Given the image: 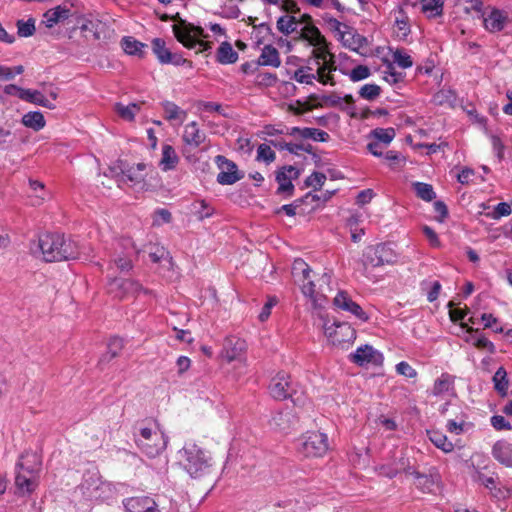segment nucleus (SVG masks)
Here are the masks:
<instances>
[{
  "instance_id": "44",
  "label": "nucleus",
  "mask_w": 512,
  "mask_h": 512,
  "mask_svg": "<svg viewBox=\"0 0 512 512\" xmlns=\"http://www.w3.org/2000/svg\"><path fill=\"white\" fill-rule=\"evenodd\" d=\"M398 16L395 18V26L401 32V37L406 38L410 32L409 19L404 9L399 6L397 9Z\"/></svg>"
},
{
  "instance_id": "21",
  "label": "nucleus",
  "mask_w": 512,
  "mask_h": 512,
  "mask_svg": "<svg viewBox=\"0 0 512 512\" xmlns=\"http://www.w3.org/2000/svg\"><path fill=\"white\" fill-rule=\"evenodd\" d=\"M455 376L449 373H442L433 384L432 394L434 396H454L455 395Z\"/></svg>"
},
{
  "instance_id": "52",
  "label": "nucleus",
  "mask_w": 512,
  "mask_h": 512,
  "mask_svg": "<svg viewBox=\"0 0 512 512\" xmlns=\"http://www.w3.org/2000/svg\"><path fill=\"white\" fill-rule=\"evenodd\" d=\"M512 213L511 205L506 202H500L494 207V210L490 213H487L486 216L488 218L498 220L501 217L509 216Z\"/></svg>"
},
{
  "instance_id": "16",
  "label": "nucleus",
  "mask_w": 512,
  "mask_h": 512,
  "mask_svg": "<svg viewBox=\"0 0 512 512\" xmlns=\"http://www.w3.org/2000/svg\"><path fill=\"white\" fill-rule=\"evenodd\" d=\"M298 423L299 418L296 411L292 408H285L275 412L270 420L271 428L284 433H288L296 428Z\"/></svg>"
},
{
  "instance_id": "35",
  "label": "nucleus",
  "mask_w": 512,
  "mask_h": 512,
  "mask_svg": "<svg viewBox=\"0 0 512 512\" xmlns=\"http://www.w3.org/2000/svg\"><path fill=\"white\" fill-rule=\"evenodd\" d=\"M429 440L439 449L445 453L451 452L454 449V445L448 440L447 436L440 431L431 430L427 431Z\"/></svg>"
},
{
  "instance_id": "29",
  "label": "nucleus",
  "mask_w": 512,
  "mask_h": 512,
  "mask_svg": "<svg viewBox=\"0 0 512 512\" xmlns=\"http://www.w3.org/2000/svg\"><path fill=\"white\" fill-rule=\"evenodd\" d=\"M238 53L233 49L232 45L224 41L217 49L216 59L220 64H233L238 60Z\"/></svg>"
},
{
  "instance_id": "6",
  "label": "nucleus",
  "mask_w": 512,
  "mask_h": 512,
  "mask_svg": "<svg viewBox=\"0 0 512 512\" xmlns=\"http://www.w3.org/2000/svg\"><path fill=\"white\" fill-rule=\"evenodd\" d=\"M168 439L161 432L150 428H141L140 436L136 439L139 449L148 457L153 458L165 450Z\"/></svg>"
},
{
  "instance_id": "17",
  "label": "nucleus",
  "mask_w": 512,
  "mask_h": 512,
  "mask_svg": "<svg viewBox=\"0 0 512 512\" xmlns=\"http://www.w3.org/2000/svg\"><path fill=\"white\" fill-rule=\"evenodd\" d=\"M124 250L116 249L111 261L110 267L114 265L120 272H128L133 267L132 258L135 256V249L130 240H124L119 243Z\"/></svg>"
},
{
  "instance_id": "19",
  "label": "nucleus",
  "mask_w": 512,
  "mask_h": 512,
  "mask_svg": "<svg viewBox=\"0 0 512 512\" xmlns=\"http://www.w3.org/2000/svg\"><path fill=\"white\" fill-rule=\"evenodd\" d=\"M245 348L246 344L244 340L230 336L224 340L221 355L228 362H232L241 357Z\"/></svg>"
},
{
  "instance_id": "49",
  "label": "nucleus",
  "mask_w": 512,
  "mask_h": 512,
  "mask_svg": "<svg viewBox=\"0 0 512 512\" xmlns=\"http://www.w3.org/2000/svg\"><path fill=\"white\" fill-rule=\"evenodd\" d=\"M139 110V106L135 103H131L127 106L117 103L115 105V111L118 113L120 117L127 121H133L135 117L136 111Z\"/></svg>"
},
{
  "instance_id": "25",
  "label": "nucleus",
  "mask_w": 512,
  "mask_h": 512,
  "mask_svg": "<svg viewBox=\"0 0 512 512\" xmlns=\"http://www.w3.org/2000/svg\"><path fill=\"white\" fill-rule=\"evenodd\" d=\"M341 40L345 47L356 52L368 43L366 37L356 33L355 31L341 32Z\"/></svg>"
},
{
  "instance_id": "23",
  "label": "nucleus",
  "mask_w": 512,
  "mask_h": 512,
  "mask_svg": "<svg viewBox=\"0 0 512 512\" xmlns=\"http://www.w3.org/2000/svg\"><path fill=\"white\" fill-rule=\"evenodd\" d=\"M493 457L506 467H512V443L497 441L492 448Z\"/></svg>"
},
{
  "instance_id": "64",
  "label": "nucleus",
  "mask_w": 512,
  "mask_h": 512,
  "mask_svg": "<svg viewBox=\"0 0 512 512\" xmlns=\"http://www.w3.org/2000/svg\"><path fill=\"white\" fill-rule=\"evenodd\" d=\"M465 425L466 422L464 419H460L459 421L455 419H450L447 421L446 428L450 433L460 435L464 432Z\"/></svg>"
},
{
  "instance_id": "42",
  "label": "nucleus",
  "mask_w": 512,
  "mask_h": 512,
  "mask_svg": "<svg viewBox=\"0 0 512 512\" xmlns=\"http://www.w3.org/2000/svg\"><path fill=\"white\" fill-rule=\"evenodd\" d=\"M276 181L279 184L277 193L288 194L291 196L294 191V185L291 182V176L285 172V170H279L276 174Z\"/></svg>"
},
{
  "instance_id": "27",
  "label": "nucleus",
  "mask_w": 512,
  "mask_h": 512,
  "mask_svg": "<svg viewBox=\"0 0 512 512\" xmlns=\"http://www.w3.org/2000/svg\"><path fill=\"white\" fill-rule=\"evenodd\" d=\"M70 16V10L62 7L57 6L55 8L47 10L43 17V22L45 23L46 27L52 28L57 23L67 19Z\"/></svg>"
},
{
  "instance_id": "57",
  "label": "nucleus",
  "mask_w": 512,
  "mask_h": 512,
  "mask_svg": "<svg viewBox=\"0 0 512 512\" xmlns=\"http://www.w3.org/2000/svg\"><path fill=\"white\" fill-rule=\"evenodd\" d=\"M370 69L364 65H358L353 68L349 74L351 81L358 82L370 76Z\"/></svg>"
},
{
  "instance_id": "15",
  "label": "nucleus",
  "mask_w": 512,
  "mask_h": 512,
  "mask_svg": "<svg viewBox=\"0 0 512 512\" xmlns=\"http://www.w3.org/2000/svg\"><path fill=\"white\" fill-rule=\"evenodd\" d=\"M349 359L358 366L369 364L379 366L382 365L384 360L382 353L368 344L359 346L354 353L349 355Z\"/></svg>"
},
{
  "instance_id": "51",
  "label": "nucleus",
  "mask_w": 512,
  "mask_h": 512,
  "mask_svg": "<svg viewBox=\"0 0 512 512\" xmlns=\"http://www.w3.org/2000/svg\"><path fill=\"white\" fill-rule=\"evenodd\" d=\"M16 25L17 33L20 37H30L35 32V21L32 18L27 21L18 20Z\"/></svg>"
},
{
  "instance_id": "46",
  "label": "nucleus",
  "mask_w": 512,
  "mask_h": 512,
  "mask_svg": "<svg viewBox=\"0 0 512 512\" xmlns=\"http://www.w3.org/2000/svg\"><path fill=\"white\" fill-rule=\"evenodd\" d=\"M193 212L196 214L198 219L203 220L205 218H209L214 213V208L210 206V204L204 200H197L192 204Z\"/></svg>"
},
{
  "instance_id": "34",
  "label": "nucleus",
  "mask_w": 512,
  "mask_h": 512,
  "mask_svg": "<svg viewBox=\"0 0 512 512\" xmlns=\"http://www.w3.org/2000/svg\"><path fill=\"white\" fill-rule=\"evenodd\" d=\"M277 29L285 36L298 32L299 21L295 16H281L277 20Z\"/></svg>"
},
{
  "instance_id": "24",
  "label": "nucleus",
  "mask_w": 512,
  "mask_h": 512,
  "mask_svg": "<svg viewBox=\"0 0 512 512\" xmlns=\"http://www.w3.org/2000/svg\"><path fill=\"white\" fill-rule=\"evenodd\" d=\"M183 141L194 148L200 146L205 140V134L200 131L196 122H191L185 126Z\"/></svg>"
},
{
  "instance_id": "33",
  "label": "nucleus",
  "mask_w": 512,
  "mask_h": 512,
  "mask_svg": "<svg viewBox=\"0 0 512 512\" xmlns=\"http://www.w3.org/2000/svg\"><path fill=\"white\" fill-rule=\"evenodd\" d=\"M494 389L501 397L508 394L509 380L504 367H499L493 376Z\"/></svg>"
},
{
  "instance_id": "1",
  "label": "nucleus",
  "mask_w": 512,
  "mask_h": 512,
  "mask_svg": "<svg viewBox=\"0 0 512 512\" xmlns=\"http://www.w3.org/2000/svg\"><path fill=\"white\" fill-rule=\"evenodd\" d=\"M37 246L46 262L67 261L79 256L78 244L59 233L41 234Z\"/></svg>"
},
{
  "instance_id": "31",
  "label": "nucleus",
  "mask_w": 512,
  "mask_h": 512,
  "mask_svg": "<svg viewBox=\"0 0 512 512\" xmlns=\"http://www.w3.org/2000/svg\"><path fill=\"white\" fill-rule=\"evenodd\" d=\"M179 161L175 149L171 145H164L162 147V158L160 165L164 171L172 170L176 167Z\"/></svg>"
},
{
  "instance_id": "9",
  "label": "nucleus",
  "mask_w": 512,
  "mask_h": 512,
  "mask_svg": "<svg viewBox=\"0 0 512 512\" xmlns=\"http://www.w3.org/2000/svg\"><path fill=\"white\" fill-rule=\"evenodd\" d=\"M15 470V487L17 493L20 495L32 493L37 487L38 470L26 465L21 460L16 463Z\"/></svg>"
},
{
  "instance_id": "37",
  "label": "nucleus",
  "mask_w": 512,
  "mask_h": 512,
  "mask_svg": "<svg viewBox=\"0 0 512 512\" xmlns=\"http://www.w3.org/2000/svg\"><path fill=\"white\" fill-rule=\"evenodd\" d=\"M162 107L165 113V118L169 121L178 120L183 122L186 117V112L178 105L171 101H164Z\"/></svg>"
},
{
  "instance_id": "11",
  "label": "nucleus",
  "mask_w": 512,
  "mask_h": 512,
  "mask_svg": "<svg viewBox=\"0 0 512 512\" xmlns=\"http://www.w3.org/2000/svg\"><path fill=\"white\" fill-rule=\"evenodd\" d=\"M215 163L220 170L216 180L221 185H233L244 177V173L238 169L235 162L223 155H217Z\"/></svg>"
},
{
  "instance_id": "10",
  "label": "nucleus",
  "mask_w": 512,
  "mask_h": 512,
  "mask_svg": "<svg viewBox=\"0 0 512 512\" xmlns=\"http://www.w3.org/2000/svg\"><path fill=\"white\" fill-rule=\"evenodd\" d=\"M323 328L325 336L331 340L334 345L351 342L356 338L355 329L346 322H326Z\"/></svg>"
},
{
  "instance_id": "5",
  "label": "nucleus",
  "mask_w": 512,
  "mask_h": 512,
  "mask_svg": "<svg viewBox=\"0 0 512 512\" xmlns=\"http://www.w3.org/2000/svg\"><path fill=\"white\" fill-rule=\"evenodd\" d=\"M176 39L188 49H193L197 44L205 46L199 38H206L207 34L201 26H196L184 19L179 18L178 22L172 27Z\"/></svg>"
},
{
  "instance_id": "2",
  "label": "nucleus",
  "mask_w": 512,
  "mask_h": 512,
  "mask_svg": "<svg viewBox=\"0 0 512 512\" xmlns=\"http://www.w3.org/2000/svg\"><path fill=\"white\" fill-rule=\"evenodd\" d=\"M179 455L183 468L192 478H201L210 473L212 457L195 443H186Z\"/></svg>"
},
{
  "instance_id": "14",
  "label": "nucleus",
  "mask_w": 512,
  "mask_h": 512,
  "mask_svg": "<svg viewBox=\"0 0 512 512\" xmlns=\"http://www.w3.org/2000/svg\"><path fill=\"white\" fill-rule=\"evenodd\" d=\"M312 270L303 259H295L292 265V274L298 280L302 281L301 290L303 294L311 299L315 298V284L311 280Z\"/></svg>"
},
{
  "instance_id": "40",
  "label": "nucleus",
  "mask_w": 512,
  "mask_h": 512,
  "mask_svg": "<svg viewBox=\"0 0 512 512\" xmlns=\"http://www.w3.org/2000/svg\"><path fill=\"white\" fill-rule=\"evenodd\" d=\"M152 50L161 64H168L171 51L166 48V43L161 38L152 40Z\"/></svg>"
},
{
  "instance_id": "18",
  "label": "nucleus",
  "mask_w": 512,
  "mask_h": 512,
  "mask_svg": "<svg viewBox=\"0 0 512 512\" xmlns=\"http://www.w3.org/2000/svg\"><path fill=\"white\" fill-rule=\"evenodd\" d=\"M122 503L126 512H160L156 501L149 496L125 498Z\"/></svg>"
},
{
  "instance_id": "3",
  "label": "nucleus",
  "mask_w": 512,
  "mask_h": 512,
  "mask_svg": "<svg viewBox=\"0 0 512 512\" xmlns=\"http://www.w3.org/2000/svg\"><path fill=\"white\" fill-rule=\"evenodd\" d=\"M296 449L303 457H322L329 449L328 437L319 431L306 432L297 440Z\"/></svg>"
},
{
  "instance_id": "55",
  "label": "nucleus",
  "mask_w": 512,
  "mask_h": 512,
  "mask_svg": "<svg viewBox=\"0 0 512 512\" xmlns=\"http://www.w3.org/2000/svg\"><path fill=\"white\" fill-rule=\"evenodd\" d=\"M392 465L397 470V474L404 472L407 475H411L412 470H415L410 463V459L405 456L399 457L397 460L392 462Z\"/></svg>"
},
{
  "instance_id": "28",
  "label": "nucleus",
  "mask_w": 512,
  "mask_h": 512,
  "mask_svg": "<svg viewBox=\"0 0 512 512\" xmlns=\"http://www.w3.org/2000/svg\"><path fill=\"white\" fill-rule=\"evenodd\" d=\"M299 33V38L306 40L310 45H320L325 43V37L321 34L320 30L311 24L304 25Z\"/></svg>"
},
{
  "instance_id": "62",
  "label": "nucleus",
  "mask_w": 512,
  "mask_h": 512,
  "mask_svg": "<svg viewBox=\"0 0 512 512\" xmlns=\"http://www.w3.org/2000/svg\"><path fill=\"white\" fill-rule=\"evenodd\" d=\"M14 138L10 130H5L0 126V149L8 150L13 146Z\"/></svg>"
},
{
  "instance_id": "41",
  "label": "nucleus",
  "mask_w": 512,
  "mask_h": 512,
  "mask_svg": "<svg viewBox=\"0 0 512 512\" xmlns=\"http://www.w3.org/2000/svg\"><path fill=\"white\" fill-rule=\"evenodd\" d=\"M121 45L125 53L129 55H139L141 56L143 53V49L146 47V45L133 37L126 36L123 37L121 41Z\"/></svg>"
},
{
  "instance_id": "56",
  "label": "nucleus",
  "mask_w": 512,
  "mask_h": 512,
  "mask_svg": "<svg viewBox=\"0 0 512 512\" xmlns=\"http://www.w3.org/2000/svg\"><path fill=\"white\" fill-rule=\"evenodd\" d=\"M393 60L395 63L398 64L403 69H407L412 67L413 61L410 55L404 53L402 50L397 49L393 53Z\"/></svg>"
},
{
  "instance_id": "22",
  "label": "nucleus",
  "mask_w": 512,
  "mask_h": 512,
  "mask_svg": "<svg viewBox=\"0 0 512 512\" xmlns=\"http://www.w3.org/2000/svg\"><path fill=\"white\" fill-rule=\"evenodd\" d=\"M287 133L293 137H300L302 139H312L317 142H327L330 138L329 134L326 131L310 127H291Z\"/></svg>"
},
{
  "instance_id": "12",
  "label": "nucleus",
  "mask_w": 512,
  "mask_h": 512,
  "mask_svg": "<svg viewBox=\"0 0 512 512\" xmlns=\"http://www.w3.org/2000/svg\"><path fill=\"white\" fill-rule=\"evenodd\" d=\"M146 164L138 163L121 169V174L117 176L119 186L129 185L137 190H143L146 186Z\"/></svg>"
},
{
  "instance_id": "43",
  "label": "nucleus",
  "mask_w": 512,
  "mask_h": 512,
  "mask_svg": "<svg viewBox=\"0 0 512 512\" xmlns=\"http://www.w3.org/2000/svg\"><path fill=\"white\" fill-rule=\"evenodd\" d=\"M413 189L420 199L424 201H432L436 197L432 185L424 182H414Z\"/></svg>"
},
{
  "instance_id": "48",
  "label": "nucleus",
  "mask_w": 512,
  "mask_h": 512,
  "mask_svg": "<svg viewBox=\"0 0 512 512\" xmlns=\"http://www.w3.org/2000/svg\"><path fill=\"white\" fill-rule=\"evenodd\" d=\"M333 303L337 308L350 312L356 302L351 299L347 292L339 291L334 297Z\"/></svg>"
},
{
  "instance_id": "59",
  "label": "nucleus",
  "mask_w": 512,
  "mask_h": 512,
  "mask_svg": "<svg viewBox=\"0 0 512 512\" xmlns=\"http://www.w3.org/2000/svg\"><path fill=\"white\" fill-rule=\"evenodd\" d=\"M43 96L44 95L38 90L25 89V91H22L20 99L29 103L39 105Z\"/></svg>"
},
{
  "instance_id": "38",
  "label": "nucleus",
  "mask_w": 512,
  "mask_h": 512,
  "mask_svg": "<svg viewBox=\"0 0 512 512\" xmlns=\"http://www.w3.org/2000/svg\"><path fill=\"white\" fill-rule=\"evenodd\" d=\"M470 476L475 483H479L489 490L496 488V481L494 477L484 474L478 467L474 465L471 467Z\"/></svg>"
},
{
  "instance_id": "39",
  "label": "nucleus",
  "mask_w": 512,
  "mask_h": 512,
  "mask_svg": "<svg viewBox=\"0 0 512 512\" xmlns=\"http://www.w3.org/2000/svg\"><path fill=\"white\" fill-rule=\"evenodd\" d=\"M396 136V131L392 127L375 128L370 132V137L380 143L388 146Z\"/></svg>"
},
{
  "instance_id": "26",
  "label": "nucleus",
  "mask_w": 512,
  "mask_h": 512,
  "mask_svg": "<svg viewBox=\"0 0 512 512\" xmlns=\"http://www.w3.org/2000/svg\"><path fill=\"white\" fill-rule=\"evenodd\" d=\"M261 66L279 67L281 64L278 50L272 45H265L257 61Z\"/></svg>"
},
{
  "instance_id": "45",
  "label": "nucleus",
  "mask_w": 512,
  "mask_h": 512,
  "mask_svg": "<svg viewBox=\"0 0 512 512\" xmlns=\"http://www.w3.org/2000/svg\"><path fill=\"white\" fill-rule=\"evenodd\" d=\"M123 348V339L117 336L112 337L107 345V354H105L100 362L111 360L116 357Z\"/></svg>"
},
{
  "instance_id": "8",
  "label": "nucleus",
  "mask_w": 512,
  "mask_h": 512,
  "mask_svg": "<svg viewBox=\"0 0 512 512\" xmlns=\"http://www.w3.org/2000/svg\"><path fill=\"white\" fill-rule=\"evenodd\" d=\"M396 254L389 244L380 243L369 246L363 254V263L366 266L381 267L393 264L396 261Z\"/></svg>"
},
{
  "instance_id": "32",
  "label": "nucleus",
  "mask_w": 512,
  "mask_h": 512,
  "mask_svg": "<svg viewBox=\"0 0 512 512\" xmlns=\"http://www.w3.org/2000/svg\"><path fill=\"white\" fill-rule=\"evenodd\" d=\"M411 475L414 476V485L417 489L424 493H430L435 486V479L432 475L422 474L416 470H412Z\"/></svg>"
},
{
  "instance_id": "58",
  "label": "nucleus",
  "mask_w": 512,
  "mask_h": 512,
  "mask_svg": "<svg viewBox=\"0 0 512 512\" xmlns=\"http://www.w3.org/2000/svg\"><path fill=\"white\" fill-rule=\"evenodd\" d=\"M314 47L315 48L312 51L313 57L317 60V63L322 61L326 65L327 58L330 55L327 41L325 40L324 44L314 45Z\"/></svg>"
},
{
  "instance_id": "54",
  "label": "nucleus",
  "mask_w": 512,
  "mask_h": 512,
  "mask_svg": "<svg viewBox=\"0 0 512 512\" xmlns=\"http://www.w3.org/2000/svg\"><path fill=\"white\" fill-rule=\"evenodd\" d=\"M326 180V175L321 172H313L310 176H308L305 180V185L307 187H313L314 190H320L324 185Z\"/></svg>"
},
{
  "instance_id": "13",
  "label": "nucleus",
  "mask_w": 512,
  "mask_h": 512,
  "mask_svg": "<svg viewBox=\"0 0 512 512\" xmlns=\"http://www.w3.org/2000/svg\"><path fill=\"white\" fill-rule=\"evenodd\" d=\"M109 292L119 299L135 296L140 292L149 293L138 281L120 278H114L109 282Z\"/></svg>"
},
{
  "instance_id": "47",
  "label": "nucleus",
  "mask_w": 512,
  "mask_h": 512,
  "mask_svg": "<svg viewBox=\"0 0 512 512\" xmlns=\"http://www.w3.org/2000/svg\"><path fill=\"white\" fill-rule=\"evenodd\" d=\"M443 0H422V11L429 17L440 16L443 12Z\"/></svg>"
},
{
  "instance_id": "61",
  "label": "nucleus",
  "mask_w": 512,
  "mask_h": 512,
  "mask_svg": "<svg viewBox=\"0 0 512 512\" xmlns=\"http://www.w3.org/2000/svg\"><path fill=\"white\" fill-rule=\"evenodd\" d=\"M257 158L261 159L267 163H270V162L274 161L275 153L270 148V146H268L266 144H261V145H259V147L257 149Z\"/></svg>"
},
{
  "instance_id": "20",
  "label": "nucleus",
  "mask_w": 512,
  "mask_h": 512,
  "mask_svg": "<svg viewBox=\"0 0 512 512\" xmlns=\"http://www.w3.org/2000/svg\"><path fill=\"white\" fill-rule=\"evenodd\" d=\"M508 21V14L500 9L493 8L489 14L484 17V27L491 33L500 32L504 29Z\"/></svg>"
},
{
  "instance_id": "36",
  "label": "nucleus",
  "mask_w": 512,
  "mask_h": 512,
  "mask_svg": "<svg viewBox=\"0 0 512 512\" xmlns=\"http://www.w3.org/2000/svg\"><path fill=\"white\" fill-rule=\"evenodd\" d=\"M321 100L324 103V105H326V106L339 107L342 110L345 109V107L343 106V103H345L346 105H349V106H352L354 103V99H353L352 95H350V94L345 95L344 97H340L335 93L330 94V95H323L321 97Z\"/></svg>"
},
{
  "instance_id": "30",
  "label": "nucleus",
  "mask_w": 512,
  "mask_h": 512,
  "mask_svg": "<svg viewBox=\"0 0 512 512\" xmlns=\"http://www.w3.org/2000/svg\"><path fill=\"white\" fill-rule=\"evenodd\" d=\"M21 123L34 131H40L46 125L44 115L40 111H30L24 114Z\"/></svg>"
},
{
  "instance_id": "53",
  "label": "nucleus",
  "mask_w": 512,
  "mask_h": 512,
  "mask_svg": "<svg viewBox=\"0 0 512 512\" xmlns=\"http://www.w3.org/2000/svg\"><path fill=\"white\" fill-rule=\"evenodd\" d=\"M306 70H311V68L310 67H300L299 69H297L294 72L291 79H293L299 83H302V84H308V85L313 84V80L316 79V75L306 73Z\"/></svg>"
},
{
  "instance_id": "63",
  "label": "nucleus",
  "mask_w": 512,
  "mask_h": 512,
  "mask_svg": "<svg viewBox=\"0 0 512 512\" xmlns=\"http://www.w3.org/2000/svg\"><path fill=\"white\" fill-rule=\"evenodd\" d=\"M491 425L495 430H511L512 425L501 415H494L490 419Z\"/></svg>"
},
{
  "instance_id": "60",
  "label": "nucleus",
  "mask_w": 512,
  "mask_h": 512,
  "mask_svg": "<svg viewBox=\"0 0 512 512\" xmlns=\"http://www.w3.org/2000/svg\"><path fill=\"white\" fill-rule=\"evenodd\" d=\"M271 145L279 150H287L291 154L298 155L299 154V144L297 143H288L284 140H272Z\"/></svg>"
},
{
  "instance_id": "4",
  "label": "nucleus",
  "mask_w": 512,
  "mask_h": 512,
  "mask_svg": "<svg viewBox=\"0 0 512 512\" xmlns=\"http://www.w3.org/2000/svg\"><path fill=\"white\" fill-rule=\"evenodd\" d=\"M269 392L270 395L276 400H284L287 398H291L292 402L296 406H305L306 398L301 396H296V390L294 388V384L290 379V375L285 372H279L276 374L270 381L269 384Z\"/></svg>"
},
{
  "instance_id": "50",
  "label": "nucleus",
  "mask_w": 512,
  "mask_h": 512,
  "mask_svg": "<svg viewBox=\"0 0 512 512\" xmlns=\"http://www.w3.org/2000/svg\"><path fill=\"white\" fill-rule=\"evenodd\" d=\"M380 93L381 88L376 84H365L359 90L360 97L369 101L376 99Z\"/></svg>"
},
{
  "instance_id": "7",
  "label": "nucleus",
  "mask_w": 512,
  "mask_h": 512,
  "mask_svg": "<svg viewBox=\"0 0 512 512\" xmlns=\"http://www.w3.org/2000/svg\"><path fill=\"white\" fill-rule=\"evenodd\" d=\"M109 484L104 483L97 471H87L83 475L81 484L78 490L81 495L90 501L100 500L105 498V491L108 489Z\"/></svg>"
}]
</instances>
